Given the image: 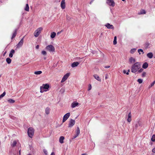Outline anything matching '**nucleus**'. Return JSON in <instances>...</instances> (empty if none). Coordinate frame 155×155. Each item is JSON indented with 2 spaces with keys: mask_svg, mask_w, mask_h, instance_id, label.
Masks as SVG:
<instances>
[{
  "mask_svg": "<svg viewBox=\"0 0 155 155\" xmlns=\"http://www.w3.org/2000/svg\"><path fill=\"white\" fill-rule=\"evenodd\" d=\"M18 152H19V154H21V150H20Z\"/></svg>",
  "mask_w": 155,
  "mask_h": 155,
  "instance_id": "56",
  "label": "nucleus"
},
{
  "mask_svg": "<svg viewBox=\"0 0 155 155\" xmlns=\"http://www.w3.org/2000/svg\"><path fill=\"white\" fill-rule=\"evenodd\" d=\"M50 109L48 107H47L45 109V113L47 114H48L50 113Z\"/></svg>",
  "mask_w": 155,
  "mask_h": 155,
  "instance_id": "27",
  "label": "nucleus"
},
{
  "mask_svg": "<svg viewBox=\"0 0 155 155\" xmlns=\"http://www.w3.org/2000/svg\"><path fill=\"white\" fill-rule=\"evenodd\" d=\"M64 137L63 136H61L59 138V142L61 143H64Z\"/></svg>",
  "mask_w": 155,
  "mask_h": 155,
  "instance_id": "21",
  "label": "nucleus"
},
{
  "mask_svg": "<svg viewBox=\"0 0 155 155\" xmlns=\"http://www.w3.org/2000/svg\"><path fill=\"white\" fill-rule=\"evenodd\" d=\"M138 52H139V54H140V52H143V50L142 49H139L138 50Z\"/></svg>",
  "mask_w": 155,
  "mask_h": 155,
  "instance_id": "42",
  "label": "nucleus"
},
{
  "mask_svg": "<svg viewBox=\"0 0 155 155\" xmlns=\"http://www.w3.org/2000/svg\"><path fill=\"white\" fill-rule=\"evenodd\" d=\"M8 101L9 103H13L15 102V101L14 100L11 99L8 100Z\"/></svg>",
  "mask_w": 155,
  "mask_h": 155,
  "instance_id": "34",
  "label": "nucleus"
},
{
  "mask_svg": "<svg viewBox=\"0 0 155 155\" xmlns=\"http://www.w3.org/2000/svg\"><path fill=\"white\" fill-rule=\"evenodd\" d=\"M61 32V31H59V32H58L57 33V34H60Z\"/></svg>",
  "mask_w": 155,
  "mask_h": 155,
  "instance_id": "58",
  "label": "nucleus"
},
{
  "mask_svg": "<svg viewBox=\"0 0 155 155\" xmlns=\"http://www.w3.org/2000/svg\"><path fill=\"white\" fill-rule=\"evenodd\" d=\"M130 70L129 69L128 70V72H127V73H126V74L127 75H128L129 74V72H130Z\"/></svg>",
  "mask_w": 155,
  "mask_h": 155,
  "instance_id": "51",
  "label": "nucleus"
},
{
  "mask_svg": "<svg viewBox=\"0 0 155 155\" xmlns=\"http://www.w3.org/2000/svg\"><path fill=\"white\" fill-rule=\"evenodd\" d=\"M147 56L148 58H151L153 57V54L152 53L150 52L148 53Z\"/></svg>",
  "mask_w": 155,
  "mask_h": 155,
  "instance_id": "24",
  "label": "nucleus"
},
{
  "mask_svg": "<svg viewBox=\"0 0 155 155\" xmlns=\"http://www.w3.org/2000/svg\"><path fill=\"white\" fill-rule=\"evenodd\" d=\"M56 35V34L55 32H52L51 33V38H53L55 37Z\"/></svg>",
  "mask_w": 155,
  "mask_h": 155,
  "instance_id": "26",
  "label": "nucleus"
},
{
  "mask_svg": "<svg viewBox=\"0 0 155 155\" xmlns=\"http://www.w3.org/2000/svg\"><path fill=\"white\" fill-rule=\"evenodd\" d=\"M49 85L48 84H43L42 86L40 87V92L43 93L44 91H46L48 90Z\"/></svg>",
  "mask_w": 155,
  "mask_h": 155,
  "instance_id": "2",
  "label": "nucleus"
},
{
  "mask_svg": "<svg viewBox=\"0 0 155 155\" xmlns=\"http://www.w3.org/2000/svg\"><path fill=\"white\" fill-rule=\"evenodd\" d=\"M66 18L68 20H69L71 19L70 18V16L68 15H66Z\"/></svg>",
  "mask_w": 155,
  "mask_h": 155,
  "instance_id": "44",
  "label": "nucleus"
},
{
  "mask_svg": "<svg viewBox=\"0 0 155 155\" xmlns=\"http://www.w3.org/2000/svg\"><path fill=\"white\" fill-rule=\"evenodd\" d=\"M107 76H108V75L107 74H106V75L105 78L106 79H107Z\"/></svg>",
  "mask_w": 155,
  "mask_h": 155,
  "instance_id": "52",
  "label": "nucleus"
},
{
  "mask_svg": "<svg viewBox=\"0 0 155 155\" xmlns=\"http://www.w3.org/2000/svg\"><path fill=\"white\" fill-rule=\"evenodd\" d=\"M44 59H46V58H44Z\"/></svg>",
  "mask_w": 155,
  "mask_h": 155,
  "instance_id": "61",
  "label": "nucleus"
},
{
  "mask_svg": "<svg viewBox=\"0 0 155 155\" xmlns=\"http://www.w3.org/2000/svg\"><path fill=\"white\" fill-rule=\"evenodd\" d=\"M39 45H37L36 47V48L37 49H38L39 48Z\"/></svg>",
  "mask_w": 155,
  "mask_h": 155,
  "instance_id": "49",
  "label": "nucleus"
},
{
  "mask_svg": "<svg viewBox=\"0 0 155 155\" xmlns=\"http://www.w3.org/2000/svg\"><path fill=\"white\" fill-rule=\"evenodd\" d=\"M123 72L124 73V74H126L127 73H126V71L125 70H124L123 71Z\"/></svg>",
  "mask_w": 155,
  "mask_h": 155,
  "instance_id": "54",
  "label": "nucleus"
},
{
  "mask_svg": "<svg viewBox=\"0 0 155 155\" xmlns=\"http://www.w3.org/2000/svg\"><path fill=\"white\" fill-rule=\"evenodd\" d=\"M136 50V48H133V49H132L130 51V52L131 53V54H133L134 53Z\"/></svg>",
  "mask_w": 155,
  "mask_h": 155,
  "instance_id": "32",
  "label": "nucleus"
},
{
  "mask_svg": "<svg viewBox=\"0 0 155 155\" xmlns=\"http://www.w3.org/2000/svg\"><path fill=\"white\" fill-rule=\"evenodd\" d=\"M143 70V69L142 68H140L137 71L139 73H140Z\"/></svg>",
  "mask_w": 155,
  "mask_h": 155,
  "instance_id": "41",
  "label": "nucleus"
},
{
  "mask_svg": "<svg viewBox=\"0 0 155 155\" xmlns=\"http://www.w3.org/2000/svg\"><path fill=\"white\" fill-rule=\"evenodd\" d=\"M27 155H31L30 154H28Z\"/></svg>",
  "mask_w": 155,
  "mask_h": 155,
  "instance_id": "59",
  "label": "nucleus"
},
{
  "mask_svg": "<svg viewBox=\"0 0 155 155\" xmlns=\"http://www.w3.org/2000/svg\"><path fill=\"white\" fill-rule=\"evenodd\" d=\"M41 53L43 55H46L47 53L46 51H41Z\"/></svg>",
  "mask_w": 155,
  "mask_h": 155,
  "instance_id": "39",
  "label": "nucleus"
},
{
  "mask_svg": "<svg viewBox=\"0 0 155 155\" xmlns=\"http://www.w3.org/2000/svg\"><path fill=\"white\" fill-rule=\"evenodd\" d=\"M24 37L19 42V43L16 45V48H19L21 47L23 45L24 42Z\"/></svg>",
  "mask_w": 155,
  "mask_h": 155,
  "instance_id": "7",
  "label": "nucleus"
},
{
  "mask_svg": "<svg viewBox=\"0 0 155 155\" xmlns=\"http://www.w3.org/2000/svg\"><path fill=\"white\" fill-rule=\"evenodd\" d=\"M15 50H13V49H12V50L11 51H10V53H12V54H14V53H15Z\"/></svg>",
  "mask_w": 155,
  "mask_h": 155,
  "instance_id": "43",
  "label": "nucleus"
},
{
  "mask_svg": "<svg viewBox=\"0 0 155 155\" xmlns=\"http://www.w3.org/2000/svg\"><path fill=\"white\" fill-rule=\"evenodd\" d=\"M148 66V64L147 62H145L143 64L142 68L144 69L147 68Z\"/></svg>",
  "mask_w": 155,
  "mask_h": 155,
  "instance_id": "22",
  "label": "nucleus"
},
{
  "mask_svg": "<svg viewBox=\"0 0 155 155\" xmlns=\"http://www.w3.org/2000/svg\"><path fill=\"white\" fill-rule=\"evenodd\" d=\"M34 129L32 127L29 128L28 130V135L29 137L32 138L34 135Z\"/></svg>",
  "mask_w": 155,
  "mask_h": 155,
  "instance_id": "3",
  "label": "nucleus"
},
{
  "mask_svg": "<svg viewBox=\"0 0 155 155\" xmlns=\"http://www.w3.org/2000/svg\"><path fill=\"white\" fill-rule=\"evenodd\" d=\"M42 73L41 71H38L35 72L34 74H40Z\"/></svg>",
  "mask_w": 155,
  "mask_h": 155,
  "instance_id": "33",
  "label": "nucleus"
},
{
  "mask_svg": "<svg viewBox=\"0 0 155 155\" xmlns=\"http://www.w3.org/2000/svg\"><path fill=\"white\" fill-rule=\"evenodd\" d=\"M91 85H90V86H89V87L88 88V90L89 91V90H91Z\"/></svg>",
  "mask_w": 155,
  "mask_h": 155,
  "instance_id": "46",
  "label": "nucleus"
},
{
  "mask_svg": "<svg viewBox=\"0 0 155 155\" xmlns=\"http://www.w3.org/2000/svg\"><path fill=\"white\" fill-rule=\"evenodd\" d=\"M151 140L152 141H155V135H153L151 138Z\"/></svg>",
  "mask_w": 155,
  "mask_h": 155,
  "instance_id": "36",
  "label": "nucleus"
},
{
  "mask_svg": "<svg viewBox=\"0 0 155 155\" xmlns=\"http://www.w3.org/2000/svg\"><path fill=\"white\" fill-rule=\"evenodd\" d=\"M122 0V1H125V0Z\"/></svg>",
  "mask_w": 155,
  "mask_h": 155,
  "instance_id": "60",
  "label": "nucleus"
},
{
  "mask_svg": "<svg viewBox=\"0 0 155 155\" xmlns=\"http://www.w3.org/2000/svg\"><path fill=\"white\" fill-rule=\"evenodd\" d=\"M42 29L43 28L42 27H40L36 29L34 33V36L35 37H37L41 33Z\"/></svg>",
  "mask_w": 155,
  "mask_h": 155,
  "instance_id": "4",
  "label": "nucleus"
},
{
  "mask_svg": "<svg viewBox=\"0 0 155 155\" xmlns=\"http://www.w3.org/2000/svg\"><path fill=\"white\" fill-rule=\"evenodd\" d=\"M141 67V65L140 62H136L132 66L131 71L132 73H135L137 72Z\"/></svg>",
  "mask_w": 155,
  "mask_h": 155,
  "instance_id": "1",
  "label": "nucleus"
},
{
  "mask_svg": "<svg viewBox=\"0 0 155 155\" xmlns=\"http://www.w3.org/2000/svg\"><path fill=\"white\" fill-rule=\"evenodd\" d=\"M70 116V113H68L66 114L63 117V118L62 120V122L64 123L65 121Z\"/></svg>",
  "mask_w": 155,
  "mask_h": 155,
  "instance_id": "8",
  "label": "nucleus"
},
{
  "mask_svg": "<svg viewBox=\"0 0 155 155\" xmlns=\"http://www.w3.org/2000/svg\"><path fill=\"white\" fill-rule=\"evenodd\" d=\"M146 74V72H144L142 74V77H145Z\"/></svg>",
  "mask_w": 155,
  "mask_h": 155,
  "instance_id": "40",
  "label": "nucleus"
},
{
  "mask_svg": "<svg viewBox=\"0 0 155 155\" xmlns=\"http://www.w3.org/2000/svg\"><path fill=\"white\" fill-rule=\"evenodd\" d=\"M17 29H16L15 30L14 33L13 34L12 37V39L14 38L17 35Z\"/></svg>",
  "mask_w": 155,
  "mask_h": 155,
  "instance_id": "23",
  "label": "nucleus"
},
{
  "mask_svg": "<svg viewBox=\"0 0 155 155\" xmlns=\"http://www.w3.org/2000/svg\"><path fill=\"white\" fill-rule=\"evenodd\" d=\"M6 61L8 64H9L11 63L12 60L9 58H6Z\"/></svg>",
  "mask_w": 155,
  "mask_h": 155,
  "instance_id": "29",
  "label": "nucleus"
},
{
  "mask_svg": "<svg viewBox=\"0 0 155 155\" xmlns=\"http://www.w3.org/2000/svg\"><path fill=\"white\" fill-rule=\"evenodd\" d=\"M6 94V92L4 91L2 94L0 95V99L4 97Z\"/></svg>",
  "mask_w": 155,
  "mask_h": 155,
  "instance_id": "35",
  "label": "nucleus"
},
{
  "mask_svg": "<svg viewBox=\"0 0 155 155\" xmlns=\"http://www.w3.org/2000/svg\"><path fill=\"white\" fill-rule=\"evenodd\" d=\"M150 45V43L148 42H146L145 44V47L146 48H149Z\"/></svg>",
  "mask_w": 155,
  "mask_h": 155,
  "instance_id": "28",
  "label": "nucleus"
},
{
  "mask_svg": "<svg viewBox=\"0 0 155 155\" xmlns=\"http://www.w3.org/2000/svg\"><path fill=\"white\" fill-rule=\"evenodd\" d=\"M110 67V66H105L104 67V68H109Z\"/></svg>",
  "mask_w": 155,
  "mask_h": 155,
  "instance_id": "50",
  "label": "nucleus"
},
{
  "mask_svg": "<svg viewBox=\"0 0 155 155\" xmlns=\"http://www.w3.org/2000/svg\"><path fill=\"white\" fill-rule=\"evenodd\" d=\"M75 123V121L74 120L71 119L70 120V121L69 122V124L68 127H71L74 126Z\"/></svg>",
  "mask_w": 155,
  "mask_h": 155,
  "instance_id": "11",
  "label": "nucleus"
},
{
  "mask_svg": "<svg viewBox=\"0 0 155 155\" xmlns=\"http://www.w3.org/2000/svg\"><path fill=\"white\" fill-rule=\"evenodd\" d=\"M79 103L78 102H74L72 103L71 104V107L72 108H74L78 105Z\"/></svg>",
  "mask_w": 155,
  "mask_h": 155,
  "instance_id": "17",
  "label": "nucleus"
},
{
  "mask_svg": "<svg viewBox=\"0 0 155 155\" xmlns=\"http://www.w3.org/2000/svg\"><path fill=\"white\" fill-rule=\"evenodd\" d=\"M17 143L16 141L14 140L13 142L11 144V146H12V147H14L16 146Z\"/></svg>",
  "mask_w": 155,
  "mask_h": 155,
  "instance_id": "30",
  "label": "nucleus"
},
{
  "mask_svg": "<svg viewBox=\"0 0 155 155\" xmlns=\"http://www.w3.org/2000/svg\"><path fill=\"white\" fill-rule=\"evenodd\" d=\"M24 9L25 11L28 12L29 11V7L28 4H27L26 5Z\"/></svg>",
  "mask_w": 155,
  "mask_h": 155,
  "instance_id": "25",
  "label": "nucleus"
},
{
  "mask_svg": "<svg viewBox=\"0 0 155 155\" xmlns=\"http://www.w3.org/2000/svg\"><path fill=\"white\" fill-rule=\"evenodd\" d=\"M93 76L94 78L96 79L98 81L101 82V79L100 78V77H99V76H98L97 74H94L93 75Z\"/></svg>",
  "mask_w": 155,
  "mask_h": 155,
  "instance_id": "16",
  "label": "nucleus"
},
{
  "mask_svg": "<svg viewBox=\"0 0 155 155\" xmlns=\"http://www.w3.org/2000/svg\"><path fill=\"white\" fill-rule=\"evenodd\" d=\"M117 37L116 36L114 37V40L113 41V44L114 45H116L117 44Z\"/></svg>",
  "mask_w": 155,
  "mask_h": 155,
  "instance_id": "31",
  "label": "nucleus"
},
{
  "mask_svg": "<svg viewBox=\"0 0 155 155\" xmlns=\"http://www.w3.org/2000/svg\"><path fill=\"white\" fill-rule=\"evenodd\" d=\"M94 0H92L90 2V4H91L93 2Z\"/></svg>",
  "mask_w": 155,
  "mask_h": 155,
  "instance_id": "55",
  "label": "nucleus"
},
{
  "mask_svg": "<svg viewBox=\"0 0 155 155\" xmlns=\"http://www.w3.org/2000/svg\"><path fill=\"white\" fill-rule=\"evenodd\" d=\"M146 13V12L144 10L141 9L140 12H138V15L144 14Z\"/></svg>",
  "mask_w": 155,
  "mask_h": 155,
  "instance_id": "20",
  "label": "nucleus"
},
{
  "mask_svg": "<svg viewBox=\"0 0 155 155\" xmlns=\"http://www.w3.org/2000/svg\"><path fill=\"white\" fill-rule=\"evenodd\" d=\"M142 126V123L140 120H138L137 123L135 124V128L137 129L138 126L141 127Z\"/></svg>",
  "mask_w": 155,
  "mask_h": 155,
  "instance_id": "14",
  "label": "nucleus"
},
{
  "mask_svg": "<svg viewBox=\"0 0 155 155\" xmlns=\"http://www.w3.org/2000/svg\"><path fill=\"white\" fill-rule=\"evenodd\" d=\"M13 56V54L12 53H10L9 54V57L10 58H12Z\"/></svg>",
  "mask_w": 155,
  "mask_h": 155,
  "instance_id": "45",
  "label": "nucleus"
},
{
  "mask_svg": "<svg viewBox=\"0 0 155 155\" xmlns=\"http://www.w3.org/2000/svg\"><path fill=\"white\" fill-rule=\"evenodd\" d=\"M79 64V63L78 62H74L72 64L71 67L72 68L78 66Z\"/></svg>",
  "mask_w": 155,
  "mask_h": 155,
  "instance_id": "18",
  "label": "nucleus"
},
{
  "mask_svg": "<svg viewBox=\"0 0 155 155\" xmlns=\"http://www.w3.org/2000/svg\"><path fill=\"white\" fill-rule=\"evenodd\" d=\"M155 84V80L153 82V83H152L149 86V88H150V87H152L153 86L154 84Z\"/></svg>",
  "mask_w": 155,
  "mask_h": 155,
  "instance_id": "37",
  "label": "nucleus"
},
{
  "mask_svg": "<svg viewBox=\"0 0 155 155\" xmlns=\"http://www.w3.org/2000/svg\"><path fill=\"white\" fill-rule=\"evenodd\" d=\"M61 8L64 9L65 8V0H62L61 3Z\"/></svg>",
  "mask_w": 155,
  "mask_h": 155,
  "instance_id": "12",
  "label": "nucleus"
},
{
  "mask_svg": "<svg viewBox=\"0 0 155 155\" xmlns=\"http://www.w3.org/2000/svg\"><path fill=\"white\" fill-rule=\"evenodd\" d=\"M50 155H55L54 153V152H53L51 153Z\"/></svg>",
  "mask_w": 155,
  "mask_h": 155,
  "instance_id": "53",
  "label": "nucleus"
},
{
  "mask_svg": "<svg viewBox=\"0 0 155 155\" xmlns=\"http://www.w3.org/2000/svg\"><path fill=\"white\" fill-rule=\"evenodd\" d=\"M87 154L86 153H83L81 155H87Z\"/></svg>",
  "mask_w": 155,
  "mask_h": 155,
  "instance_id": "57",
  "label": "nucleus"
},
{
  "mask_svg": "<svg viewBox=\"0 0 155 155\" xmlns=\"http://www.w3.org/2000/svg\"><path fill=\"white\" fill-rule=\"evenodd\" d=\"M129 61L130 63H135L136 61V59L132 57H130L129 59Z\"/></svg>",
  "mask_w": 155,
  "mask_h": 155,
  "instance_id": "19",
  "label": "nucleus"
},
{
  "mask_svg": "<svg viewBox=\"0 0 155 155\" xmlns=\"http://www.w3.org/2000/svg\"><path fill=\"white\" fill-rule=\"evenodd\" d=\"M105 26L107 28L110 29H114V27L112 25H110L109 23H107L105 25Z\"/></svg>",
  "mask_w": 155,
  "mask_h": 155,
  "instance_id": "13",
  "label": "nucleus"
},
{
  "mask_svg": "<svg viewBox=\"0 0 155 155\" xmlns=\"http://www.w3.org/2000/svg\"><path fill=\"white\" fill-rule=\"evenodd\" d=\"M152 152L155 153V147L152 150Z\"/></svg>",
  "mask_w": 155,
  "mask_h": 155,
  "instance_id": "48",
  "label": "nucleus"
},
{
  "mask_svg": "<svg viewBox=\"0 0 155 155\" xmlns=\"http://www.w3.org/2000/svg\"><path fill=\"white\" fill-rule=\"evenodd\" d=\"M44 152L46 155L47 154V151L46 150H44Z\"/></svg>",
  "mask_w": 155,
  "mask_h": 155,
  "instance_id": "47",
  "label": "nucleus"
},
{
  "mask_svg": "<svg viewBox=\"0 0 155 155\" xmlns=\"http://www.w3.org/2000/svg\"><path fill=\"white\" fill-rule=\"evenodd\" d=\"M131 113L130 112V113L128 114L127 121L128 122H130L131 121Z\"/></svg>",
  "mask_w": 155,
  "mask_h": 155,
  "instance_id": "15",
  "label": "nucleus"
},
{
  "mask_svg": "<svg viewBox=\"0 0 155 155\" xmlns=\"http://www.w3.org/2000/svg\"><path fill=\"white\" fill-rule=\"evenodd\" d=\"M46 49L50 52H54L55 51V48L52 45H49L47 46Z\"/></svg>",
  "mask_w": 155,
  "mask_h": 155,
  "instance_id": "5",
  "label": "nucleus"
},
{
  "mask_svg": "<svg viewBox=\"0 0 155 155\" xmlns=\"http://www.w3.org/2000/svg\"><path fill=\"white\" fill-rule=\"evenodd\" d=\"M137 81L139 84H141L143 82V80L141 79H138Z\"/></svg>",
  "mask_w": 155,
  "mask_h": 155,
  "instance_id": "38",
  "label": "nucleus"
},
{
  "mask_svg": "<svg viewBox=\"0 0 155 155\" xmlns=\"http://www.w3.org/2000/svg\"><path fill=\"white\" fill-rule=\"evenodd\" d=\"M106 2L109 6L112 7L114 6L115 5L114 0H107Z\"/></svg>",
  "mask_w": 155,
  "mask_h": 155,
  "instance_id": "6",
  "label": "nucleus"
},
{
  "mask_svg": "<svg viewBox=\"0 0 155 155\" xmlns=\"http://www.w3.org/2000/svg\"><path fill=\"white\" fill-rule=\"evenodd\" d=\"M80 133V130L79 128L78 127L76 131V134H74V136L72 138V139H74L76 138L79 135Z\"/></svg>",
  "mask_w": 155,
  "mask_h": 155,
  "instance_id": "10",
  "label": "nucleus"
},
{
  "mask_svg": "<svg viewBox=\"0 0 155 155\" xmlns=\"http://www.w3.org/2000/svg\"><path fill=\"white\" fill-rule=\"evenodd\" d=\"M70 74L69 73H67L62 78V80L61 81V83H63L68 78V77L69 76Z\"/></svg>",
  "mask_w": 155,
  "mask_h": 155,
  "instance_id": "9",
  "label": "nucleus"
}]
</instances>
